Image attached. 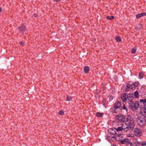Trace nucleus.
I'll return each instance as SVG.
<instances>
[{
    "mask_svg": "<svg viewBox=\"0 0 146 146\" xmlns=\"http://www.w3.org/2000/svg\"><path fill=\"white\" fill-rule=\"evenodd\" d=\"M124 135L122 134H118L115 135V140L119 141V142L124 137Z\"/></svg>",
    "mask_w": 146,
    "mask_h": 146,
    "instance_id": "0eeeda50",
    "label": "nucleus"
},
{
    "mask_svg": "<svg viewBox=\"0 0 146 146\" xmlns=\"http://www.w3.org/2000/svg\"><path fill=\"white\" fill-rule=\"evenodd\" d=\"M131 90H134L135 89L136 87L134 86H133V84H131Z\"/></svg>",
    "mask_w": 146,
    "mask_h": 146,
    "instance_id": "bb28decb",
    "label": "nucleus"
},
{
    "mask_svg": "<svg viewBox=\"0 0 146 146\" xmlns=\"http://www.w3.org/2000/svg\"><path fill=\"white\" fill-rule=\"evenodd\" d=\"M122 110H124L126 113H127L128 110L125 105L123 104L122 106H121V102L119 101L115 102L110 109V111L113 113L120 112Z\"/></svg>",
    "mask_w": 146,
    "mask_h": 146,
    "instance_id": "f03ea898",
    "label": "nucleus"
},
{
    "mask_svg": "<svg viewBox=\"0 0 146 146\" xmlns=\"http://www.w3.org/2000/svg\"><path fill=\"white\" fill-rule=\"evenodd\" d=\"M134 135L137 137H140L142 134V130L137 128L134 129Z\"/></svg>",
    "mask_w": 146,
    "mask_h": 146,
    "instance_id": "1a4fd4ad",
    "label": "nucleus"
},
{
    "mask_svg": "<svg viewBox=\"0 0 146 146\" xmlns=\"http://www.w3.org/2000/svg\"><path fill=\"white\" fill-rule=\"evenodd\" d=\"M139 102L141 108H143V115H146V98L140 99L139 100Z\"/></svg>",
    "mask_w": 146,
    "mask_h": 146,
    "instance_id": "423d86ee",
    "label": "nucleus"
},
{
    "mask_svg": "<svg viewBox=\"0 0 146 146\" xmlns=\"http://www.w3.org/2000/svg\"><path fill=\"white\" fill-rule=\"evenodd\" d=\"M134 95L135 98H137L139 97V93L138 91H136L134 93Z\"/></svg>",
    "mask_w": 146,
    "mask_h": 146,
    "instance_id": "5701e85b",
    "label": "nucleus"
},
{
    "mask_svg": "<svg viewBox=\"0 0 146 146\" xmlns=\"http://www.w3.org/2000/svg\"><path fill=\"white\" fill-rule=\"evenodd\" d=\"M144 75V74L142 72H139V79H141L143 78Z\"/></svg>",
    "mask_w": 146,
    "mask_h": 146,
    "instance_id": "412c9836",
    "label": "nucleus"
},
{
    "mask_svg": "<svg viewBox=\"0 0 146 146\" xmlns=\"http://www.w3.org/2000/svg\"><path fill=\"white\" fill-rule=\"evenodd\" d=\"M114 97L113 96H111L109 98V101L110 102L113 99Z\"/></svg>",
    "mask_w": 146,
    "mask_h": 146,
    "instance_id": "c756f323",
    "label": "nucleus"
},
{
    "mask_svg": "<svg viewBox=\"0 0 146 146\" xmlns=\"http://www.w3.org/2000/svg\"><path fill=\"white\" fill-rule=\"evenodd\" d=\"M103 103L104 106H106L108 104V102L107 100V99L106 98H104L103 99Z\"/></svg>",
    "mask_w": 146,
    "mask_h": 146,
    "instance_id": "6ab92c4d",
    "label": "nucleus"
},
{
    "mask_svg": "<svg viewBox=\"0 0 146 146\" xmlns=\"http://www.w3.org/2000/svg\"><path fill=\"white\" fill-rule=\"evenodd\" d=\"M126 124H122L121 126L116 128V131L117 132L118 131H127L130 129V127Z\"/></svg>",
    "mask_w": 146,
    "mask_h": 146,
    "instance_id": "39448f33",
    "label": "nucleus"
},
{
    "mask_svg": "<svg viewBox=\"0 0 146 146\" xmlns=\"http://www.w3.org/2000/svg\"><path fill=\"white\" fill-rule=\"evenodd\" d=\"M136 50L137 49L135 47L133 48L131 50V53L132 54H135L136 52Z\"/></svg>",
    "mask_w": 146,
    "mask_h": 146,
    "instance_id": "393cba45",
    "label": "nucleus"
},
{
    "mask_svg": "<svg viewBox=\"0 0 146 146\" xmlns=\"http://www.w3.org/2000/svg\"><path fill=\"white\" fill-rule=\"evenodd\" d=\"M114 18V17L113 16H107L106 17V18L107 19H109V20H111L113 19Z\"/></svg>",
    "mask_w": 146,
    "mask_h": 146,
    "instance_id": "b1692460",
    "label": "nucleus"
},
{
    "mask_svg": "<svg viewBox=\"0 0 146 146\" xmlns=\"http://www.w3.org/2000/svg\"><path fill=\"white\" fill-rule=\"evenodd\" d=\"M17 29L22 34H23L27 29L26 26L23 24H22L21 26L18 27Z\"/></svg>",
    "mask_w": 146,
    "mask_h": 146,
    "instance_id": "6e6552de",
    "label": "nucleus"
},
{
    "mask_svg": "<svg viewBox=\"0 0 146 146\" xmlns=\"http://www.w3.org/2000/svg\"><path fill=\"white\" fill-rule=\"evenodd\" d=\"M112 135L108 134L107 136V140L109 141L115 140V135L112 136Z\"/></svg>",
    "mask_w": 146,
    "mask_h": 146,
    "instance_id": "2eb2a0df",
    "label": "nucleus"
},
{
    "mask_svg": "<svg viewBox=\"0 0 146 146\" xmlns=\"http://www.w3.org/2000/svg\"><path fill=\"white\" fill-rule=\"evenodd\" d=\"M127 98L128 100L130 102H133V100L134 98L133 94H129L127 95Z\"/></svg>",
    "mask_w": 146,
    "mask_h": 146,
    "instance_id": "ddd939ff",
    "label": "nucleus"
},
{
    "mask_svg": "<svg viewBox=\"0 0 146 146\" xmlns=\"http://www.w3.org/2000/svg\"><path fill=\"white\" fill-rule=\"evenodd\" d=\"M115 118L121 122H127L124 124H126L130 127V129L132 130L135 127L134 121L133 117L130 115L124 116L123 115L119 114L116 115Z\"/></svg>",
    "mask_w": 146,
    "mask_h": 146,
    "instance_id": "f257e3e1",
    "label": "nucleus"
},
{
    "mask_svg": "<svg viewBox=\"0 0 146 146\" xmlns=\"http://www.w3.org/2000/svg\"><path fill=\"white\" fill-rule=\"evenodd\" d=\"M131 84L128 83L126 85L124 91L125 92H127L131 90Z\"/></svg>",
    "mask_w": 146,
    "mask_h": 146,
    "instance_id": "4468645a",
    "label": "nucleus"
},
{
    "mask_svg": "<svg viewBox=\"0 0 146 146\" xmlns=\"http://www.w3.org/2000/svg\"><path fill=\"white\" fill-rule=\"evenodd\" d=\"M129 108L132 111L137 110L139 106V104L138 101H135L130 102L129 104Z\"/></svg>",
    "mask_w": 146,
    "mask_h": 146,
    "instance_id": "20e7f679",
    "label": "nucleus"
},
{
    "mask_svg": "<svg viewBox=\"0 0 146 146\" xmlns=\"http://www.w3.org/2000/svg\"><path fill=\"white\" fill-rule=\"evenodd\" d=\"M133 86H134L136 87L139 86L140 84L139 82L137 81H136L135 82L132 83Z\"/></svg>",
    "mask_w": 146,
    "mask_h": 146,
    "instance_id": "aec40b11",
    "label": "nucleus"
},
{
    "mask_svg": "<svg viewBox=\"0 0 146 146\" xmlns=\"http://www.w3.org/2000/svg\"><path fill=\"white\" fill-rule=\"evenodd\" d=\"M121 144H125L127 145H128L129 143H131L130 140L128 138H125L124 137L120 142Z\"/></svg>",
    "mask_w": 146,
    "mask_h": 146,
    "instance_id": "9d476101",
    "label": "nucleus"
},
{
    "mask_svg": "<svg viewBox=\"0 0 146 146\" xmlns=\"http://www.w3.org/2000/svg\"><path fill=\"white\" fill-rule=\"evenodd\" d=\"M34 17H36L38 15L36 14H34Z\"/></svg>",
    "mask_w": 146,
    "mask_h": 146,
    "instance_id": "473e14b6",
    "label": "nucleus"
},
{
    "mask_svg": "<svg viewBox=\"0 0 146 146\" xmlns=\"http://www.w3.org/2000/svg\"><path fill=\"white\" fill-rule=\"evenodd\" d=\"M111 146H116V145L115 144H113L111 145Z\"/></svg>",
    "mask_w": 146,
    "mask_h": 146,
    "instance_id": "f704fd0d",
    "label": "nucleus"
},
{
    "mask_svg": "<svg viewBox=\"0 0 146 146\" xmlns=\"http://www.w3.org/2000/svg\"><path fill=\"white\" fill-rule=\"evenodd\" d=\"M72 99V97L68 95L66 98V100L67 101H69L71 100Z\"/></svg>",
    "mask_w": 146,
    "mask_h": 146,
    "instance_id": "a878e982",
    "label": "nucleus"
},
{
    "mask_svg": "<svg viewBox=\"0 0 146 146\" xmlns=\"http://www.w3.org/2000/svg\"><path fill=\"white\" fill-rule=\"evenodd\" d=\"M121 98L122 101L123 102H125L127 100V95L125 93H123L121 94Z\"/></svg>",
    "mask_w": 146,
    "mask_h": 146,
    "instance_id": "f8f14e48",
    "label": "nucleus"
},
{
    "mask_svg": "<svg viewBox=\"0 0 146 146\" xmlns=\"http://www.w3.org/2000/svg\"><path fill=\"white\" fill-rule=\"evenodd\" d=\"M2 11L1 7H0V13Z\"/></svg>",
    "mask_w": 146,
    "mask_h": 146,
    "instance_id": "c9c22d12",
    "label": "nucleus"
},
{
    "mask_svg": "<svg viewBox=\"0 0 146 146\" xmlns=\"http://www.w3.org/2000/svg\"><path fill=\"white\" fill-rule=\"evenodd\" d=\"M142 112V116H138L137 118V121L138 124L141 127H143L145 126L146 121V117H145Z\"/></svg>",
    "mask_w": 146,
    "mask_h": 146,
    "instance_id": "7ed1b4c3",
    "label": "nucleus"
},
{
    "mask_svg": "<svg viewBox=\"0 0 146 146\" xmlns=\"http://www.w3.org/2000/svg\"><path fill=\"white\" fill-rule=\"evenodd\" d=\"M84 70L86 74H87L90 70V68L89 66H85L84 67Z\"/></svg>",
    "mask_w": 146,
    "mask_h": 146,
    "instance_id": "f3484780",
    "label": "nucleus"
},
{
    "mask_svg": "<svg viewBox=\"0 0 146 146\" xmlns=\"http://www.w3.org/2000/svg\"><path fill=\"white\" fill-rule=\"evenodd\" d=\"M145 16H146V13L143 12L137 14L136 15L135 17L137 19Z\"/></svg>",
    "mask_w": 146,
    "mask_h": 146,
    "instance_id": "dca6fc26",
    "label": "nucleus"
},
{
    "mask_svg": "<svg viewBox=\"0 0 146 146\" xmlns=\"http://www.w3.org/2000/svg\"><path fill=\"white\" fill-rule=\"evenodd\" d=\"M59 114L61 115H63L64 114V111L62 110L60 111L59 112Z\"/></svg>",
    "mask_w": 146,
    "mask_h": 146,
    "instance_id": "cd10ccee",
    "label": "nucleus"
},
{
    "mask_svg": "<svg viewBox=\"0 0 146 146\" xmlns=\"http://www.w3.org/2000/svg\"><path fill=\"white\" fill-rule=\"evenodd\" d=\"M103 114V113H101L99 112H98L96 113V116L98 117H101Z\"/></svg>",
    "mask_w": 146,
    "mask_h": 146,
    "instance_id": "4be33fe9",
    "label": "nucleus"
},
{
    "mask_svg": "<svg viewBox=\"0 0 146 146\" xmlns=\"http://www.w3.org/2000/svg\"><path fill=\"white\" fill-rule=\"evenodd\" d=\"M108 132L111 135H114L117 134L116 128H111L109 129Z\"/></svg>",
    "mask_w": 146,
    "mask_h": 146,
    "instance_id": "9b49d317",
    "label": "nucleus"
},
{
    "mask_svg": "<svg viewBox=\"0 0 146 146\" xmlns=\"http://www.w3.org/2000/svg\"><path fill=\"white\" fill-rule=\"evenodd\" d=\"M115 39L117 42H120L121 40V38L119 36H116L115 38Z\"/></svg>",
    "mask_w": 146,
    "mask_h": 146,
    "instance_id": "a211bd4d",
    "label": "nucleus"
},
{
    "mask_svg": "<svg viewBox=\"0 0 146 146\" xmlns=\"http://www.w3.org/2000/svg\"><path fill=\"white\" fill-rule=\"evenodd\" d=\"M131 143H129L128 146H138L135 144H133L131 142Z\"/></svg>",
    "mask_w": 146,
    "mask_h": 146,
    "instance_id": "c85d7f7f",
    "label": "nucleus"
},
{
    "mask_svg": "<svg viewBox=\"0 0 146 146\" xmlns=\"http://www.w3.org/2000/svg\"><path fill=\"white\" fill-rule=\"evenodd\" d=\"M141 144H143L144 145V146H146V142H143Z\"/></svg>",
    "mask_w": 146,
    "mask_h": 146,
    "instance_id": "7c9ffc66",
    "label": "nucleus"
},
{
    "mask_svg": "<svg viewBox=\"0 0 146 146\" xmlns=\"http://www.w3.org/2000/svg\"><path fill=\"white\" fill-rule=\"evenodd\" d=\"M54 1H56V2H58L60 1V0H54Z\"/></svg>",
    "mask_w": 146,
    "mask_h": 146,
    "instance_id": "72a5a7b5",
    "label": "nucleus"
},
{
    "mask_svg": "<svg viewBox=\"0 0 146 146\" xmlns=\"http://www.w3.org/2000/svg\"><path fill=\"white\" fill-rule=\"evenodd\" d=\"M20 43L21 45H23L24 43L22 42H20Z\"/></svg>",
    "mask_w": 146,
    "mask_h": 146,
    "instance_id": "2f4dec72",
    "label": "nucleus"
}]
</instances>
